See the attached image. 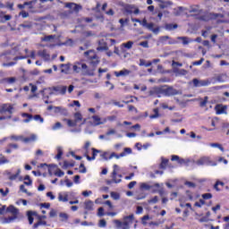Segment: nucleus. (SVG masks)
Listing matches in <instances>:
<instances>
[{
    "label": "nucleus",
    "mask_w": 229,
    "mask_h": 229,
    "mask_svg": "<svg viewBox=\"0 0 229 229\" xmlns=\"http://www.w3.org/2000/svg\"><path fill=\"white\" fill-rule=\"evenodd\" d=\"M98 227L99 228H106V220L100 219L98 222Z\"/></svg>",
    "instance_id": "5fc2aeb1"
},
{
    "label": "nucleus",
    "mask_w": 229,
    "mask_h": 229,
    "mask_svg": "<svg viewBox=\"0 0 229 229\" xmlns=\"http://www.w3.org/2000/svg\"><path fill=\"white\" fill-rule=\"evenodd\" d=\"M85 210H94V202L92 200H88L84 202Z\"/></svg>",
    "instance_id": "5701e85b"
},
{
    "label": "nucleus",
    "mask_w": 229,
    "mask_h": 229,
    "mask_svg": "<svg viewBox=\"0 0 229 229\" xmlns=\"http://www.w3.org/2000/svg\"><path fill=\"white\" fill-rule=\"evenodd\" d=\"M55 176H57L58 178H62L65 173L62 171L60 168L57 169L56 172L54 173Z\"/></svg>",
    "instance_id": "603ef678"
},
{
    "label": "nucleus",
    "mask_w": 229,
    "mask_h": 229,
    "mask_svg": "<svg viewBox=\"0 0 229 229\" xmlns=\"http://www.w3.org/2000/svg\"><path fill=\"white\" fill-rule=\"evenodd\" d=\"M130 72H131L128 69L121 70L120 72H114V74L116 78H120V76H129Z\"/></svg>",
    "instance_id": "dca6fc26"
},
{
    "label": "nucleus",
    "mask_w": 229,
    "mask_h": 229,
    "mask_svg": "<svg viewBox=\"0 0 229 229\" xmlns=\"http://www.w3.org/2000/svg\"><path fill=\"white\" fill-rule=\"evenodd\" d=\"M74 122L78 124L80 121H83V115H81V113L77 112L74 114Z\"/></svg>",
    "instance_id": "72a5a7b5"
},
{
    "label": "nucleus",
    "mask_w": 229,
    "mask_h": 229,
    "mask_svg": "<svg viewBox=\"0 0 229 229\" xmlns=\"http://www.w3.org/2000/svg\"><path fill=\"white\" fill-rule=\"evenodd\" d=\"M199 21H203L204 22H208V21H211L210 13H206L203 15H200L199 17Z\"/></svg>",
    "instance_id": "bb28decb"
},
{
    "label": "nucleus",
    "mask_w": 229,
    "mask_h": 229,
    "mask_svg": "<svg viewBox=\"0 0 229 229\" xmlns=\"http://www.w3.org/2000/svg\"><path fill=\"white\" fill-rule=\"evenodd\" d=\"M178 28V24L176 23H166L165 25V30L166 31H173V30H176Z\"/></svg>",
    "instance_id": "4be33fe9"
},
{
    "label": "nucleus",
    "mask_w": 229,
    "mask_h": 229,
    "mask_svg": "<svg viewBox=\"0 0 229 229\" xmlns=\"http://www.w3.org/2000/svg\"><path fill=\"white\" fill-rule=\"evenodd\" d=\"M165 87H167V85L154 88L153 90L149 91L150 96H153V94H157V98H160V94H162L163 96H165Z\"/></svg>",
    "instance_id": "423d86ee"
},
{
    "label": "nucleus",
    "mask_w": 229,
    "mask_h": 229,
    "mask_svg": "<svg viewBox=\"0 0 229 229\" xmlns=\"http://www.w3.org/2000/svg\"><path fill=\"white\" fill-rule=\"evenodd\" d=\"M123 47H124L125 49H131V47H133V41H127L122 44V51L123 53H125L126 50H124V48Z\"/></svg>",
    "instance_id": "412c9836"
},
{
    "label": "nucleus",
    "mask_w": 229,
    "mask_h": 229,
    "mask_svg": "<svg viewBox=\"0 0 229 229\" xmlns=\"http://www.w3.org/2000/svg\"><path fill=\"white\" fill-rule=\"evenodd\" d=\"M13 106L11 104H3L0 109V114H13Z\"/></svg>",
    "instance_id": "9b49d317"
},
{
    "label": "nucleus",
    "mask_w": 229,
    "mask_h": 229,
    "mask_svg": "<svg viewBox=\"0 0 229 229\" xmlns=\"http://www.w3.org/2000/svg\"><path fill=\"white\" fill-rule=\"evenodd\" d=\"M37 140V134H31L30 137L23 138L22 142L30 144V142H35Z\"/></svg>",
    "instance_id": "aec40b11"
},
{
    "label": "nucleus",
    "mask_w": 229,
    "mask_h": 229,
    "mask_svg": "<svg viewBox=\"0 0 229 229\" xmlns=\"http://www.w3.org/2000/svg\"><path fill=\"white\" fill-rule=\"evenodd\" d=\"M62 155H64V151L62 150V148L58 147L57 148V155L55 156V158L57 160H60V158H62Z\"/></svg>",
    "instance_id": "3c124183"
},
{
    "label": "nucleus",
    "mask_w": 229,
    "mask_h": 229,
    "mask_svg": "<svg viewBox=\"0 0 229 229\" xmlns=\"http://www.w3.org/2000/svg\"><path fill=\"white\" fill-rule=\"evenodd\" d=\"M140 191H150L151 189H153V186L146 182H141L140 185Z\"/></svg>",
    "instance_id": "c756f323"
},
{
    "label": "nucleus",
    "mask_w": 229,
    "mask_h": 229,
    "mask_svg": "<svg viewBox=\"0 0 229 229\" xmlns=\"http://www.w3.org/2000/svg\"><path fill=\"white\" fill-rule=\"evenodd\" d=\"M77 65H80L81 71H82V76H96V73L94 71H96L95 68L93 69H89V66L85 63H77Z\"/></svg>",
    "instance_id": "7ed1b4c3"
},
{
    "label": "nucleus",
    "mask_w": 229,
    "mask_h": 229,
    "mask_svg": "<svg viewBox=\"0 0 229 229\" xmlns=\"http://www.w3.org/2000/svg\"><path fill=\"white\" fill-rule=\"evenodd\" d=\"M40 167H48V174L53 176V172L51 171V167H56V165H48L46 163L40 164Z\"/></svg>",
    "instance_id": "7c9ffc66"
},
{
    "label": "nucleus",
    "mask_w": 229,
    "mask_h": 229,
    "mask_svg": "<svg viewBox=\"0 0 229 229\" xmlns=\"http://www.w3.org/2000/svg\"><path fill=\"white\" fill-rule=\"evenodd\" d=\"M38 55L43 58L45 60V62L49 61V59L51 58V55L47 53V50L44 49V50H39L38 52Z\"/></svg>",
    "instance_id": "2eb2a0df"
},
{
    "label": "nucleus",
    "mask_w": 229,
    "mask_h": 229,
    "mask_svg": "<svg viewBox=\"0 0 229 229\" xmlns=\"http://www.w3.org/2000/svg\"><path fill=\"white\" fill-rule=\"evenodd\" d=\"M158 3H161L159 4V8H161V10H164L165 8H167V6H172L173 3L171 1H163V0H156Z\"/></svg>",
    "instance_id": "a211bd4d"
},
{
    "label": "nucleus",
    "mask_w": 229,
    "mask_h": 229,
    "mask_svg": "<svg viewBox=\"0 0 229 229\" xmlns=\"http://www.w3.org/2000/svg\"><path fill=\"white\" fill-rule=\"evenodd\" d=\"M20 28H24L25 30H31L33 24L30 21H25L24 23L20 24Z\"/></svg>",
    "instance_id": "2f4dec72"
},
{
    "label": "nucleus",
    "mask_w": 229,
    "mask_h": 229,
    "mask_svg": "<svg viewBox=\"0 0 229 229\" xmlns=\"http://www.w3.org/2000/svg\"><path fill=\"white\" fill-rule=\"evenodd\" d=\"M196 165L201 166V165H207L211 167H216L217 165V162L210 160V157H202L197 161H195Z\"/></svg>",
    "instance_id": "f03ea898"
},
{
    "label": "nucleus",
    "mask_w": 229,
    "mask_h": 229,
    "mask_svg": "<svg viewBox=\"0 0 229 229\" xmlns=\"http://www.w3.org/2000/svg\"><path fill=\"white\" fill-rule=\"evenodd\" d=\"M5 212L7 214H12V216L8 217H1L0 223L2 225H10L12 223H15L16 219H19L20 211L19 208H15V206L10 205L5 208Z\"/></svg>",
    "instance_id": "f257e3e1"
},
{
    "label": "nucleus",
    "mask_w": 229,
    "mask_h": 229,
    "mask_svg": "<svg viewBox=\"0 0 229 229\" xmlns=\"http://www.w3.org/2000/svg\"><path fill=\"white\" fill-rule=\"evenodd\" d=\"M114 223L116 225V228L130 229V222L126 220H123V222H121L120 220H114Z\"/></svg>",
    "instance_id": "4468645a"
},
{
    "label": "nucleus",
    "mask_w": 229,
    "mask_h": 229,
    "mask_svg": "<svg viewBox=\"0 0 229 229\" xmlns=\"http://www.w3.org/2000/svg\"><path fill=\"white\" fill-rule=\"evenodd\" d=\"M123 13H126V15H131V13L139 15V13H140V10L133 4H125L123 7Z\"/></svg>",
    "instance_id": "20e7f679"
},
{
    "label": "nucleus",
    "mask_w": 229,
    "mask_h": 229,
    "mask_svg": "<svg viewBox=\"0 0 229 229\" xmlns=\"http://www.w3.org/2000/svg\"><path fill=\"white\" fill-rule=\"evenodd\" d=\"M228 108V106H223L221 104H217L216 106H215V110H216V115H221L223 114H225L226 115V114H228L226 112V109Z\"/></svg>",
    "instance_id": "9d476101"
},
{
    "label": "nucleus",
    "mask_w": 229,
    "mask_h": 229,
    "mask_svg": "<svg viewBox=\"0 0 229 229\" xmlns=\"http://www.w3.org/2000/svg\"><path fill=\"white\" fill-rule=\"evenodd\" d=\"M208 103V97H204V98H203V100L202 101H200V103H199V106L201 107V108H205V106H207V104Z\"/></svg>",
    "instance_id": "37998d69"
},
{
    "label": "nucleus",
    "mask_w": 229,
    "mask_h": 229,
    "mask_svg": "<svg viewBox=\"0 0 229 229\" xmlns=\"http://www.w3.org/2000/svg\"><path fill=\"white\" fill-rule=\"evenodd\" d=\"M139 46H141V47H145L146 49H148V47H149V43L148 42V40H145L140 42Z\"/></svg>",
    "instance_id": "e2e57ef3"
},
{
    "label": "nucleus",
    "mask_w": 229,
    "mask_h": 229,
    "mask_svg": "<svg viewBox=\"0 0 229 229\" xmlns=\"http://www.w3.org/2000/svg\"><path fill=\"white\" fill-rule=\"evenodd\" d=\"M123 153H124L125 157H126V155H131V153H132L131 148H124Z\"/></svg>",
    "instance_id": "69168bd1"
},
{
    "label": "nucleus",
    "mask_w": 229,
    "mask_h": 229,
    "mask_svg": "<svg viewBox=\"0 0 229 229\" xmlns=\"http://www.w3.org/2000/svg\"><path fill=\"white\" fill-rule=\"evenodd\" d=\"M62 46H74V40L72 38H68L65 42L62 43Z\"/></svg>",
    "instance_id": "8fccbe9b"
},
{
    "label": "nucleus",
    "mask_w": 229,
    "mask_h": 229,
    "mask_svg": "<svg viewBox=\"0 0 229 229\" xmlns=\"http://www.w3.org/2000/svg\"><path fill=\"white\" fill-rule=\"evenodd\" d=\"M193 87L199 88V87H208L210 85L209 81H201L199 79H193L192 80Z\"/></svg>",
    "instance_id": "1a4fd4ad"
},
{
    "label": "nucleus",
    "mask_w": 229,
    "mask_h": 229,
    "mask_svg": "<svg viewBox=\"0 0 229 229\" xmlns=\"http://www.w3.org/2000/svg\"><path fill=\"white\" fill-rule=\"evenodd\" d=\"M64 121H66V123H67V125L70 127V128H74V126H77L78 125V123L74 121H72V120H71V119H64Z\"/></svg>",
    "instance_id": "58836bf2"
},
{
    "label": "nucleus",
    "mask_w": 229,
    "mask_h": 229,
    "mask_svg": "<svg viewBox=\"0 0 229 229\" xmlns=\"http://www.w3.org/2000/svg\"><path fill=\"white\" fill-rule=\"evenodd\" d=\"M90 53H93V51L88 50L84 52V56H86V58H90V60H96L98 58V55L94 54L93 55L89 56Z\"/></svg>",
    "instance_id": "473e14b6"
},
{
    "label": "nucleus",
    "mask_w": 229,
    "mask_h": 229,
    "mask_svg": "<svg viewBox=\"0 0 229 229\" xmlns=\"http://www.w3.org/2000/svg\"><path fill=\"white\" fill-rule=\"evenodd\" d=\"M227 78L228 76H226V73H220L216 76V78L211 79L210 83H225Z\"/></svg>",
    "instance_id": "6e6552de"
},
{
    "label": "nucleus",
    "mask_w": 229,
    "mask_h": 229,
    "mask_svg": "<svg viewBox=\"0 0 229 229\" xmlns=\"http://www.w3.org/2000/svg\"><path fill=\"white\" fill-rule=\"evenodd\" d=\"M209 16L211 21H216L217 18L225 19V14L223 13H209Z\"/></svg>",
    "instance_id": "b1692460"
},
{
    "label": "nucleus",
    "mask_w": 229,
    "mask_h": 229,
    "mask_svg": "<svg viewBox=\"0 0 229 229\" xmlns=\"http://www.w3.org/2000/svg\"><path fill=\"white\" fill-rule=\"evenodd\" d=\"M32 119H34V121H39L41 123H44V118H42L40 114H35L32 116Z\"/></svg>",
    "instance_id": "4d7b16f0"
},
{
    "label": "nucleus",
    "mask_w": 229,
    "mask_h": 229,
    "mask_svg": "<svg viewBox=\"0 0 229 229\" xmlns=\"http://www.w3.org/2000/svg\"><path fill=\"white\" fill-rule=\"evenodd\" d=\"M26 216L28 217L29 225H31L33 221H35L34 217H37V216H38V213L37 211L28 210L26 212Z\"/></svg>",
    "instance_id": "f8f14e48"
},
{
    "label": "nucleus",
    "mask_w": 229,
    "mask_h": 229,
    "mask_svg": "<svg viewBox=\"0 0 229 229\" xmlns=\"http://www.w3.org/2000/svg\"><path fill=\"white\" fill-rule=\"evenodd\" d=\"M153 112H154V114H151V115L149 116V118H150V119H158V117H160V114L158 113V108H155V109L153 110Z\"/></svg>",
    "instance_id": "ea45409f"
},
{
    "label": "nucleus",
    "mask_w": 229,
    "mask_h": 229,
    "mask_svg": "<svg viewBox=\"0 0 229 229\" xmlns=\"http://www.w3.org/2000/svg\"><path fill=\"white\" fill-rule=\"evenodd\" d=\"M149 220V215H145L143 217H141V223L144 226H146V225H148V221Z\"/></svg>",
    "instance_id": "13d9d810"
},
{
    "label": "nucleus",
    "mask_w": 229,
    "mask_h": 229,
    "mask_svg": "<svg viewBox=\"0 0 229 229\" xmlns=\"http://www.w3.org/2000/svg\"><path fill=\"white\" fill-rule=\"evenodd\" d=\"M36 3H37V0H31L29 2H24V5L29 6L30 10H31L33 8V4H35Z\"/></svg>",
    "instance_id": "de8ad7c7"
},
{
    "label": "nucleus",
    "mask_w": 229,
    "mask_h": 229,
    "mask_svg": "<svg viewBox=\"0 0 229 229\" xmlns=\"http://www.w3.org/2000/svg\"><path fill=\"white\" fill-rule=\"evenodd\" d=\"M98 217H103V216H105V208H98Z\"/></svg>",
    "instance_id": "0e129e2a"
},
{
    "label": "nucleus",
    "mask_w": 229,
    "mask_h": 229,
    "mask_svg": "<svg viewBox=\"0 0 229 229\" xmlns=\"http://www.w3.org/2000/svg\"><path fill=\"white\" fill-rule=\"evenodd\" d=\"M151 65H153V63L152 62H148L146 63V60L144 59H140V66L142 67H151Z\"/></svg>",
    "instance_id": "f704fd0d"
},
{
    "label": "nucleus",
    "mask_w": 229,
    "mask_h": 229,
    "mask_svg": "<svg viewBox=\"0 0 229 229\" xmlns=\"http://www.w3.org/2000/svg\"><path fill=\"white\" fill-rule=\"evenodd\" d=\"M63 128L62 123L57 122L55 125L52 126L53 131H56V130H60Z\"/></svg>",
    "instance_id": "49530a36"
},
{
    "label": "nucleus",
    "mask_w": 229,
    "mask_h": 229,
    "mask_svg": "<svg viewBox=\"0 0 229 229\" xmlns=\"http://www.w3.org/2000/svg\"><path fill=\"white\" fill-rule=\"evenodd\" d=\"M54 114L58 115H63L64 117H67L69 115V110L64 106H55L54 107Z\"/></svg>",
    "instance_id": "0eeeda50"
},
{
    "label": "nucleus",
    "mask_w": 229,
    "mask_h": 229,
    "mask_svg": "<svg viewBox=\"0 0 229 229\" xmlns=\"http://www.w3.org/2000/svg\"><path fill=\"white\" fill-rule=\"evenodd\" d=\"M133 219H135V216H133V214L126 216L123 217V221H128V223L131 225V223H133Z\"/></svg>",
    "instance_id": "4c0bfd02"
},
{
    "label": "nucleus",
    "mask_w": 229,
    "mask_h": 229,
    "mask_svg": "<svg viewBox=\"0 0 229 229\" xmlns=\"http://www.w3.org/2000/svg\"><path fill=\"white\" fill-rule=\"evenodd\" d=\"M203 199H212V193H204L202 194Z\"/></svg>",
    "instance_id": "338daca9"
},
{
    "label": "nucleus",
    "mask_w": 229,
    "mask_h": 229,
    "mask_svg": "<svg viewBox=\"0 0 229 229\" xmlns=\"http://www.w3.org/2000/svg\"><path fill=\"white\" fill-rule=\"evenodd\" d=\"M81 4H73V12H75V13H78L80 12V10H81Z\"/></svg>",
    "instance_id": "052dcab7"
},
{
    "label": "nucleus",
    "mask_w": 229,
    "mask_h": 229,
    "mask_svg": "<svg viewBox=\"0 0 229 229\" xmlns=\"http://www.w3.org/2000/svg\"><path fill=\"white\" fill-rule=\"evenodd\" d=\"M55 38V35L45 36L41 38L42 42H51Z\"/></svg>",
    "instance_id": "a19ab883"
},
{
    "label": "nucleus",
    "mask_w": 229,
    "mask_h": 229,
    "mask_svg": "<svg viewBox=\"0 0 229 229\" xmlns=\"http://www.w3.org/2000/svg\"><path fill=\"white\" fill-rule=\"evenodd\" d=\"M168 165H169V159L162 157L161 163L159 165L160 169H165V167H167Z\"/></svg>",
    "instance_id": "393cba45"
},
{
    "label": "nucleus",
    "mask_w": 229,
    "mask_h": 229,
    "mask_svg": "<svg viewBox=\"0 0 229 229\" xmlns=\"http://www.w3.org/2000/svg\"><path fill=\"white\" fill-rule=\"evenodd\" d=\"M20 175H21V168H19V169L17 170L16 174H14L9 176V180H10L11 182H13V181L17 180V178H19Z\"/></svg>",
    "instance_id": "c9c22d12"
},
{
    "label": "nucleus",
    "mask_w": 229,
    "mask_h": 229,
    "mask_svg": "<svg viewBox=\"0 0 229 229\" xmlns=\"http://www.w3.org/2000/svg\"><path fill=\"white\" fill-rule=\"evenodd\" d=\"M92 151V158L95 160L96 157H98V153H101V150L96 148H91Z\"/></svg>",
    "instance_id": "09e8293b"
},
{
    "label": "nucleus",
    "mask_w": 229,
    "mask_h": 229,
    "mask_svg": "<svg viewBox=\"0 0 229 229\" xmlns=\"http://www.w3.org/2000/svg\"><path fill=\"white\" fill-rule=\"evenodd\" d=\"M112 178L113 180L106 181L107 185H112V183H121V182H123L122 179H117V171L115 170H113Z\"/></svg>",
    "instance_id": "ddd939ff"
},
{
    "label": "nucleus",
    "mask_w": 229,
    "mask_h": 229,
    "mask_svg": "<svg viewBox=\"0 0 229 229\" xmlns=\"http://www.w3.org/2000/svg\"><path fill=\"white\" fill-rule=\"evenodd\" d=\"M177 40H182L183 46H187V44H189V38L187 37H178Z\"/></svg>",
    "instance_id": "864d4df0"
},
{
    "label": "nucleus",
    "mask_w": 229,
    "mask_h": 229,
    "mask_svg": "<svg viewBox=\"0 0 229 229\" xmlns=\"http://www.w3.org/2000/svg\"><path fill=\"white\" fill-rule=\"evenodd\" d=\"M155 24L153 22L148 23V20L143 19V28H147L149 31H153Z\"/></svg>",
    "instance_id": "a878e982"
},
{
    "label": "nucleus",
    "mask_w": 229,
    "mask_h": 229,
    "mask_svg": "<svg viewBox=\"0 0 229 229\" xmlns=\"http://www.w3.org/2000/svg\"><path fill=\"white\" fill-rule=\"evenodd\" d=\"M111 198H113V199H121V195L115 191H112Z\"/></svg>",
    "instance_id": "680f3d73"
},
{
    "label": "nucleus",
    "mask_w": 229,
    "mask_h": 229,
    "mask_svg": "<svg viewBox=\"0 0 229 229\" xmlns=\"http://www.w3.org/2000/svg\"><path fill=\"white\" fill-rule=\"evenodd\" d=\"M23 136L22 135H20V136H17V135H12L11 136V140H23Z\"/></svg>",
    "instance_id": "bf43d9fd"
},
{
    "label": "nucleus",
    "mask_w": 229,
    "mask_h": 229,
    "mask_svg": "<svg viewBox=\"0 0 229 229\" xmlns=\"http://www.w3.org/2000/svg\"><path fill=\"white\" fill-rule=\"evenodd\" d=\"M58 199L59 201H63L64 203H67V201H69V196L65 195L64 197V195H62L61 193L58 196Z\"/></svg>",
    "instance_id": "c03bdc74"
},
{
    "label": "nucleus",
    "mask_w": 229,
    "mask_h": 229,
    "mask_svg": "<svg viewBox=\"0 0 229 229\" xmlns=\"http://www.w3.org/2000/svg\"><path fill=\"white\" fill-rule=\"evenodd\" d=\"M59 217L61 219V223H67V221H69V215L67 213H59Z\"/></svg>",
    "instance_id": "cd10ccee"
},
{
    "label": "nucleus",
    "mask_w": 229,
    "mask_h": 229,
    "mask_svg": "<svg viewBox=\"0 0 229 229\" xmlns=\"http://www.w3.org/2000/svg\"><path fill=\"white\" fill-rule=\"evenodd\" d=\"M92 119L95 123V126H99L101 124H105V122H102L101 117H99L98 115H93Z\"/></svg>",
    "instance_id": "c85d7f7f"
},
{
    "label": "nucleus",
    "mask_w": 229,
    "mask_h": 229,
    "mask_svg": "<svg viewBox=\"0 0 229 229\" xmlns=\"http://www.w3.org/2000/svg\"><path fill=\"white\" fill-rule=\"evenodd\" d=\"M56 216H57L56 210L52 208L49 212V217H56Z\"/></svg>",
    "instance_id": "774afa93"
},
{
    "label": "nucleus",
    "mask_w": 229,
    "mask_h": 229,
    "mask_svg": "<svg viewBox=\"0 0 229 229\" xmlns=\"http://www.w3.org/2000/svg\"><path fill=\"white\" fill-rule=\"evenodd\" d=\"M79 167L81 169L79 173L82 174H85V173H87V167H85V164L81 163Z\"/></svg>",
    "instance_id": "6e6d98bb"
},
{
    "label": "nucleus",
    "mask_w": 229,
    "mask_h": 229,
    "mask_svg": "<svg viewBox=\"0 0 229 229\" xmlns=\"http://www.w3.org/2000/svg\"><path fill=\"white\" fill-rule=\"evenodd\" d=\"M60 67H62L61 72L63 74H69V71L71 70V64L70 63H68L66 64H62L60 65Z\"/></svg>",
    "instance_id": "f3484780"
},
{
    "label": "nucleus",
    "mask_w": 229,
    "mask_h": 229,
    "mask_svg": "<svg viewBox=\"0 0 229 229\" xmlns=\"http://www.w3.org/2000/svg\"><path fill=\"white\" fill-rule=\"evenodd\" d=\"M210 147L217 148L218 149H220V151H222V153H225V148H223V145H221L219 143H210Z\"/></svg>",
    "instance_id": "e433bc0d"
},
{
    "label": "nucleus",
    "mask_w": 229,
    "mask_h": 229,
    "mask_svg": "<svg viewBox=\"0 0 229 229\" xmlns=\"http://www.w3.org/2000/svg\"><path fill=\"white\" fill-rule=\"evenodd\" d=\"M180 95H182V91H180L171 86L165 89V96L166 98H171V96H180Z\"/></svg>",
    "instance_id": "39448f33"
},
{
    "label": "nucleus",
    "mask_w": 229,
    "mask_h": 229,
    "mask_svg": "<svg viewBox=\"0 0 229 229\" xmlns=\"http://www.w3.org/2000/svg\"><path fill=\"white\" fill-rule=\"evenodd\" d=\"M69 167H74V162L69 163L67 161H64L63 165V169H69Z\"/></svg>",
    "instance_id": "a18cd8bd"
},
{
    "label": "nucleus",
    "mask_w": 229,
    "mask_h": 229,
    "mask_svg": "<svg viewBox=\"0 0 229 229\" xmlns=\"http://www.w3.org/2000/svg\"><path fill=\"white\" fill-rule=\"evenodd\" d=\"M169 38H171L169 36H161L159 38V42L160 44H167V40H169Z\"/></svg>",
    "instance_id": "79ce46f5"
},
{
    "label": "nucleus",
    "mask_w": 229,
    "mask_h": 229,
    "mask_svg": "<svg viewBox=\"0 0 229 229\" xmlns=\"http://www.w3.org/2000/svg\"><path fill=\"white\" fill-rule=\"evenodd\" d=\"M189 13H203V9H199V5H191Z\"/></svg>",
    "instance_id": "6ab92c4d"
}]
</instances>
